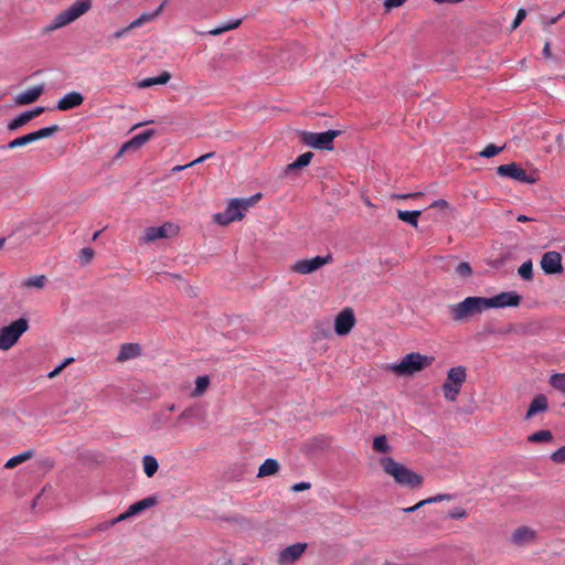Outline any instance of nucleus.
I'll return each mask as SVG.
<instances>
[{"mask_svg":"<svg viewBox=\"0 0 565 565\" xmlns=\"http://www.w3.org/2000/svg\"><path fill=\"white\" fill-rule=\"evenodd\" d=\"M93 7L92 0H76L68 8L55 14L43 29L44 33H51L65 28L86 14Z\"/></svg>","mask_w":565,"mask_h":565,"instance_id":"nucleus-1","label":"nucleus"},{"mask_svg":"<svg viewBox=\"0 0 565 565\" xmlns=\"http://www.w3.org/2000/svg\"><path fill=\"white\" fill-rule=\"evenodd\" d=\"M383 470L391 476L394 481L408 488H419L423 484V477L404 465L395 461L391 457H383L379 460Z\"/></svg>","mask_w":565,"mask_h":565,"instance_id":"nucleus-2","label":"nucleus"},{"mask_svg":"<svg viewBox=\"0 0 565 565\" xmlns=\"http://www.w3.org/2000/svg\"><path fill=\"white\" fill-rule=\"evenodd\" d=\"M435 361L431 355H424L417 352L406 354L399 363L387 364L385 370L397 376H412L427 367Z\"/></svg>","mask_w":565,"mask_h":565,"instance_id":"nucleus-3","label":"nucleus"},{"mask_svg":"<svg viewBox=\"0 0 565 565\" xmlns=\"http://www.w3.org/2000/svg\"><path fill=\"white\" fill-rule=\"evenodd\" d=\"M262 198L260 193H257L246 199H232L225 211L214 215V221L220 225H227L235 221H241L245 216V212L254 206Z\"/></svg>","mask_w":565,"mask_h":565,"instance_id":"nucleus-4","label":"nucleus"},{"mask_svg":"<svg viewBox=\"0 0 565 565\" xmlns=\"http://www.w3.org/2000/svg\"><path fill=\"white\" fill-rule=\"evenodd\" d=\"M489 310L487 297H467L449 307L455 321H466L469 318Z\"/></svg>","mask_w":565,"mask_h":565,"instance_id":"nucleus-5","label":"nucleus"},{"mask_svg":"<svg viewBox=\"0 0 565 565\" xmlns=\"http://www.w3.org/2000/svg\"><path fill=\"white\" fill-rule=\"evenodd\" d=\"M28 330L29 321L25 318H20L9 326L0 328V351H8L14 347Z\"/></svg>","mask_w":565,"mask_h":565,"instance_id":"nucleus-6","label":"nucleus"},{"mask_svg":"<svg viewBox=\"0 0 565 565\" xmlns=\"http://www.w3.org/2000/svg\"><path fill=\"white\" fill-rule=\"evenodd\" d=\"M339 130H328L323 132H300V140L305 145L320 150H331L333 140L340 135Z\"/></svg>","mask_w":565,"mask_h":565,"instance_id":"nucleus-7","label":"nucleus"},{"mask_svg":"<svg viewBox=\"0 0 565 565\" xmlns=\"http://www.w3.org/2000/svg\"><path fill=\"white\" fill-rule=\"evenodd\" d=\"M497 173L522 183L533 184L539 180L536 171L527 173L516 163L502 164L497 168Z\"/></svg>","mask_w":565,"mask_h":565,"instance_id":"nucleus-8","label":"nucleus"},{"mask_svg":"<svg viewBox=\"0 0 565 565\" xmlns=\"http://www.w3.org/2000/svg\"><path fill=\"white\" fill-rule=\"evenodd\" d=\"M333 260L331 254L326 256H316L307 259H299L290 266V270L300 275L312 274Z\"/></svg>","mask_w":565,"mask_h":565,"instance_id":"nucleus-9","label":"nucleus"},{"mask_svg":"<svg viewBox=\"0 0 565 565\" xmlns=\"http://www.w3.org/2000/svg\"><path fill=\"white\" fill-rule=\"evenodd\" d=\"M60 131V127L57 125H53L50 127L41 128L36 131H33L31 134L18 137L13 140H11L8 145V149H14L18 147H24L31 142L38 141L43 138H49L53 136L55 132Z\"/></svg>","mask_w":565,"mask_h":565,"instance_id":"nucleus-10","label":"nucleus"},{"mask_svg":"<svg viewBox=\"0 0 565 565\" xmlns=\"http://www.w3.org/2000/svg\"><path fill=\"white\" fill-rule=\"evenodd\" d=\"M178 233H179V226L173 223L167 222L163 225L158 226V227L151 226V227L146 228L141 241L143 243H152L160 238L173 237Z\"/></svg>","mask_w":565,"mask_h":565,"instance_id":"nucleus-11","label":"nucleus"},{"mask_svg":"<svg viewBox=\"0 0 565 565\" xmlns=\"http://www.w3.org/2000/svg\"><path fill=\"white\" fill-rule=\"evenodd\" d=\"M490 309L515 308L521 302V296L516 291H503L487 298Z\"/></svg>","mask_w":565,"mask_h":565,"instance_id":"nucleus-12","label":"nucleus"},{"mask_svg":"<svg viewBox=\"0 0 565 565\" xmlns=\"http://www.w3.org/2000/svg\"><path fill=\"white\" fill-rule=\"evenodd\" d=\"M355 324L353 310L345 308L340 311L334 319V331L338 335H347Z\"/></svg>","mask_w":565,"mask_h":565,"instance_id":"nucleus-13","label":"nucleus"},{"mask_svg":"<svg viewBox=\"0 0 565 565\" xmlns=\"http://www.w3.org/2000/svg\"><path fill=\"white\" fill-rule=\"evenodd\" d=\"M307 550L306 543H296L281 550L277 556L279 565H292L296 563Z\"/></svg>","mask_w":565,"mask_h":565,"instance_id":"nucleus-14","label":"nucleus"},{"mask_svg":"<svg viewBox=\"0 0 565 565\" xmlns=\"http://www.w3.org/2000/svg\"><path fill=\"white\" fill-rule=\"evenodd\" d=\"M541 268L546 275L563 273L562 255L558 252H546L541 258Z\"/></svg>","mask_w":565,"mask_h":565,"instance_id":"nucleus-15","label":"nucleus"},{"mask_svg":"<svg viewBox=\"0 0 565 565\" xmlns=\"http://www.w3.org/2000/svg\"><path fill=\"white\" fill-rule=\"evenodd\" d=\"M537 533L534 529L530 526H519L516 527L510 537V542L516 546H525L533 542H535Z\"/></svg>","mask_w":565,"mask_h":565,"instance_id":"nucleus-16","label":"nucleus"},{"mask_svg":"<svg viewBox=\"0 0 565 565\" xmlns=\"http://www.w3.org/2000/svg\"><path fill=\"white\" fill-rule=\"evenodd\" d=\"M156 131L152 129L146 130L141 134L136 135L134 138L125 142L119 151V154L125 152L134 151L142 147L146 142H148L153 136Z\"/></svg>","mask_w":565,"mask_h":565,"instance_id":"nucleus-17","label":"nucleus"},{"mask_svg":"<svg viewBox=\"0 0 565 565\" xmlns=\"http://www.w3.org/2000/svg\"><path fill=\"white\" fill-rule=\"evenodd\" d=\"M43 93H44L43 84L33 86V87L18 94L14 97V103L19 106L30 105V104L36 102Z\"/></svg>","mask_w":565,"mask_h":565,"instance_id":"nucleus-18","label":"nucleus"},{"mask_svg":"<svg viewBox=\"0 0 565 565\" xmlns=\"http://www.w3.org/2000/svg\"><path fill=\"white\" fill-rule=\"evenodd\" d=\"M84 103V96L78 92H71L63 96L57 102V109L66 111L76 107H79Z\"/></svg>","mask_w":565,"mask_h":565,"instance_id":"nucleus-19","label":"nucleus"},{"mask_svg":"<svg viewBox=\"0 0 565 565\" xmlns=\"http://www.w3.org/2000/svg\"><path fill=\"white\" fill-rule=\"evenodd\" d=\"M168 4V0H164L153 12L151 13H142L137 19L129 23L132 30L140 28L147 23L154 21L164 10Z\"/></svg>","mask_w":565,"mask_h":565,"instance_id":"nucleus-20","label":"nucleus"},{"mask_svg":"<svg viewBox=\"0 0 565 565\" xmlns=\"http://www.w3.org/2000/svg\"><path fill=\"white\" fill-rule=\"evenodd\" d=\"M548 408L547 398L545 395H536L530 404V407L525 414V419H531L540 413L546 412Z\"/></svg>","mask_w":565,"mask_h":565,"instance_id":"nucleus-21","label":"nucleus"},{"mask_svg":"<svg viewBox=\"0 0 565 565\" xmlns=\"http://www.w3.org/2000/svg\"><path fill=\"white\" fill-rule=\"evenodd\" d=\"M280 469L278 460L268 458L258 468L257 477L266 478L276 475Z\"/></svg>","mask_w":565,"mask_h":565,"instance_id":"nucleus-22","label":"nucleus"},{"mask_svg":"<svg viewBox=\"0 0 565 565\" xmlns=\"http://www.w3.org/2000/svg\"><path fill=\"white\" fill-rule=\"evenodd\" d=\"M140 354V348L135 343H126L120 347L117 361L125 362L130 359L137 358Z\"/></svg>","mask_w":565,"mask_h":565,"instance_id":"nucleus-23","label":"nucleus"},{"mask_svg":"<svg viewBox=\"0 0 565 565\" xmlns=\"http://www.w3.org/2000/svg\"><path fill=\"white\" fill-rule=\"evenodd\" d=\"M171 79V74L167 71L162 72L157 77H148L142 81H140L137 86L138 88H148L153 85H164Z\"/></svg>","mask_w":565,"mask_h":565,"instance_id":"nucleus-24","label":"nucleus"},{"mask_svg":"<svg viewBox=\"0 0 565 565\" xmlns=\"http://www.w3.org/2000/svg\"><path fill=\"white\" fill-rule=\"evenodd\" d=\"M467 377L466 369L463 366L451 367L447 373V381L445 383H452L454 385H461Z\"/></svg>","mask_w":565,"mask_h":565,"instance_id":"nucleus-25","label":"nucleus"},{"mask_svg":"<svg viewBox=\"0 0 565 565\" xmlns=\"http://www.w3.org/2000/svg\"><path fill=\"white\" fill-rule=\"evenodd\" d=\"M156 503H157L156 498L148 497V498H145V499L131 504L128 508V511L131 516H135V515L143 512L145 510L152 508L153 505H156Z\"/></svg>","mask_w":565,"mask_h":565,"instance_id":"nucleus-26","label":"nucleus"},{"mask_svg":"<svg viewBox=\"0 0 565 565\" xmlns=\"http://www.w3.org/2000/svg\"><path fill=\"white\" fill-rule=\"evenodd\" d=\"M312 157V152H305L300 154L294 162L286 166L285 173H290L298 169L307 167L310 163Z\"/></svg>","mask_w":565,"mask_h":565,"instance_id":"nucleus-27","label":"nucleus"},{"mask_svg":"<svg viewBox=\"0 0 565 565\" xmlns=\"http://www.w3.org/2000/svg\"><path fill=\"white\" fill-rule=\"evenodd\" d=\"M46 282H47V277L44 275H39V276H32V277L24 279L21 282V286L26 289H32V288L43 289L45 287Z\"/></svg>","mask_w":565,"mask_h":565,"instance_id":"nucleus-28","label":"nucleus"},{"mask_svg":"<svg viewBox=\"0 0 565 565\" xmlns=\"http://www.w3.org/2000/svg\"><path fill=\"white\" fill-rule=\"evenodd\" d=\"M142 468H143L145 475L148 478H151L158 471L159 463L153 456L146 455L142 457Z\"/></svg>","mask_w":565,"mask_h":565,"instance_id":"nucleus-29","label":"nucleus"},{"mask_svg":"<svg viewBox=\"0 0 565 565\" xmlns=\"http://www.w3.org/2000/svg\"><path fill=\"white\" fill-rule=\"evenodd\" d=\"M420 214L422 211H397V217L413 227H417Z\"/></svg>","mask_w":565,"mask_h":565,"instance_id":"nucleus-30","label":"nucleus"},{"mask_svg":"<svg viewBox=\"0 0 565 565\" xmlns=\"http://www.w3.org/2000/svg\"><path fill=\"white\" fill-rule=\"evenodd\" d=\"M210 386V377L207 375H202L196 377L195 387L191 393V397H200L202 396Z\"/></svg>","mask_w":565,"mask_h":565,"instance_id":"nucleus-31","label":"nucleus"},{"mask_svg":"<svg viewBox=\"0 0 565 565\" xmlns=\"http://www.w3.org/2000/svg\"><path fill=\"white\" fill-rule=\"evenodd\" d=\"M33 457V451L32 450H26L24 452H21L12 458H10L6 465H4V468L6 469H13L15 468L17 466L28 461L29 459H31Z\"/></svg>","mask_w":565,"mask_h":565,"instance_id":"nucleus-32","label":"nucleus"},{"mask_svg":"<svg viewBox=\"0 0 565 565\" xmlns=\"http://www.w3.org/2000/svg\"><path fill=\"white\" fill-rule=\"evenodd\" d=\"M553 439V434L546 429L535 431L527 437V441L532 444L552 443Z\"/></svg>","mask_w":565,"mask_h":565,"instance_id":"nucleus-33","label":"nucleus"},{"mask_svg":"<svg viewBox=\"0 0 565 565\" xmlns=\"http://www.w3.org/2000/svg\"><path fill=\"white\" fill-rule=\"evenodd\" d=\"M449 498L450 497L448 494H438L436 497H431V498L422 500L418 503H416L415 505L406 508L403 511L405 513H412V512L417 511L419 508H422V507H424L426 504L434 503V502H440V501H444V500H448Z\"/></svg>","mask_w":565,"mask_h":565,"instance_id":"nucleus-34","label":"nucleus"},{"mask_svg":"<svg viewBox=\"0 0 565 565\" xmlns=\"http://www.w3.org/2000/svg\"><path fill=\"white\" fill-rule=\"evenodd\" d=\"M373 450L380 454H388L392 450V447L388 444V440L385 435L377 436L373 439Z\"/></svg>","mask_w":565,"mask_h":565,"instance_id":"nucleus-35","label":"nucleus"},{"mask_svg":"<svg viewBox=\"0 0 565 565\" xmlns=\"http://www.w3.org/2000/svg\"><path fill=\"white\" fill-rule=\"evenodd\" d=\"M242 23V20L241 19H236L234 21H231L228 23H225V24H222L215 29H212L209 31V34L211 35H220L226 31H232V30H235L237 29Z\"/></svg>","mask_w":565,"mask_h":565,"instance_id":"nucleus-36","label":"nucleus"},{"mask_svg":"<svg viewBox=\"0 0 565 565\" xmlns=\"http://www.w3.org/2000/svg\"><path fill=\"white\" fill-rule=\"evenodd\" d=\"M460 388V386L454 385L452 383H444L443 391L445 398L447 401L454 402L457 398Z\"/></svg>","mask_w":565,"mask_h":565,"instance_id":"nucleus-37","label":"nucleus"},{"mask_svg":"<svg viewBox=\"0 0 565 565\" xmlns=\"http://www.w3.org/2000/svg\"><path fill=\"white\" fill-rule=\"evenodd\" d=\"M518 274L523 280L530 281L533 279V264L532 260L524 262L518 269Z\"/></svg>","mask_w":565,"mask_h":565,"instance_id":"nucleus-38","label":"nucleus"},{"mask_svg":"<svg viewBox=\"0 0 565 565\" xmlns=\"http://www.w3.org/2000/svg\"><path fill=\"white\" fill-rule=\"evenodd\" d=\"M30 120H31V118H30L28 111H24L8 124V129L17 130L18 128L28 124Z\"/></svg>","mask_w":565,"mask_h":565,"instance_id":"nucleus-39","label":"nucleus"},{"mask_svg":"<svg viewBox=\"0 0 565 565\" xmlns=\"http://www.w3.org/2000/svg\"><path fill=\"white\" fill-rule=\"evenodd\" d=\"M550 384L565 394V373H556L550 377Z\"/></svg>","mask_w":565,"mask_h":565,"instance_id":"nucleus-40","label":"nucleus"},{"mask_svg":"<svg viewBox=\"0 0 565 565\" xmlns=\"http://www.w3.org/2000/svg\"><path fill=\"white\" fill-rule=\"evenodd\" d=\"M213 156H214V152L205 153V154L199 157L198 159H195L194 161L190 162L189 164L173 167L172 168V172H179V171H182V170H184V169H186L189 167H193L195 164L204 162L206 159L212 158Z\"/></svg>","mask_w":565,"mask_h":565,"instance_id":"nucleus-41","label":"nucleus"},{"mask_svg":"<svg viewBox=\"0 0 565 565\" xmlns=\"http://www.w3.org/2000/svg\"><path fill=\"white\" fill-rule=\"evenodd\" d=\"M504 147H498L493 143L488 145L482 151H480L479 156L482 158H492L500 153Z\"/></svg>","mask_w":565,"mask_h":565,"instance_id":"nucleus-42","label":"nucleus"},{"mask_svg":"<svg viewBox=\"0 0 565 565\" xmlns=\"http://www.w3.org/2000/svg\"><path fill=\"white\" fill-rule=\"evenodd\" d=\"M95 256V252L90 247H84L79 252V259L82 265H88Z\"/></svg>","mask_w":565,"mask_h":565,"instance_id":"nucleus-43","label":"nucleus"},{"mask_svg":"<svg viewBox=\"0 0 565 565\" xmlns=\"http://www.w3.org/2000/svg\"><path fill=\"white\" fill-rule=\"evenodd\" d=\"M455 273L459 277H469L472 274V268L467 262H461L456 266Z\"/></svg>","mask_w":565,"mask_h":565,"instance_id":"nucleus-44","label":"nucleus"},{"mask_svg":"<svg viewBox=\"0 0 565 565\" xmlns=\"http://www.w3.org/2000/svg\"><path fill=\"white\" fill-rule=\"evenodd\" d=\"M74 362V359L73 358H67L65 359L60 365H57L54 370H52L49 374H47V377L49 379H54L56 377L58 374L62 373V371L67 366L70 365L71 363Z\"/></svg>","mask_w":565,"mask_h":565,"instance_id":"nucleus-45","label":"nucleus"},{"mask_svg":"<svg viewBox=\"0 0 565 565\" xmlns=\"http://www.w3.org/2000/svg\"><path fill=\"white\" fill-rule=\"evenodd\" d=\"M551 460L556 465H565V445L552 452Z\"/></svg>","mask_w":565,"mask_h":565,"instance_id":"nucleus-46","label":"nucleus"},{"mask_svg":"<svg viewBox=\"0 0 565 565\" xmlns=\"http://www.w3.org/2000/svg\"><path fill=\"white\" fill-rule=\"evenodd\" d=\"M448 516L450 519L462 520L467 518V512L462 508H455L449 512Z\"/></svg>","mask_w":565,"mask_h":565,"instance_id":"nucleus-47","label":"nucleus"},{"mask_svg":"<svg viewBox=\"0 0 565 565\" xmlns=\"http://www.w3.org/2000/svg\"><path fill=\"white\" fill-rule=\"evenodd\" d=\"M525 17H526V11L524 9H519L516 17L512 23L511 29L515 30L521 24V22L525 19Z\"/></svg>","mask_w":565,"mask_h":565,"instance_id":"nucleus-48","label":"nucleus"},{"mask_svg":"<svg viewBox=\"0 0 565 565\" xmlns=\"http://www.w3.org/2000/svg\"><path fill=\"white\" fill-rule=\"evenodd\" d=\"M405 2H406V0H385L384 7L387 11H390L394 8H398V7L403 6Z\"/></svg>","mask_w":565,"mask_h":565,"instance_id":"nucleus-49","label":"nucleus"},{"mask_svg":"<svg viewBox=\"0 0 565 565\" xmlns=\"http://www.w3.org/2000/svg\"><path fill=\"white\" fill-rule=\"evenodd\" d=\"M132 29L130 28V25L128 24L127 26L122 28V29H119L117 30L116 32L113 33L111 38L115 39V40H119L124 36H126Z\"/></svg>","mask_w":565,"mask_h":565,"instance_id":"nucleus-50","label":"nucleus"},{"mask_svg":"<svg viewBox=\"0 0 565 565\" xmlns=\"http://www.w3.org/2000/svg\"><path fill=\"white\" fill-rule=\"evenodd\" d=\"M310 487H311V484L309 482H299V483H295L291 487V490L294 492H300V491H305V490L310 489Z\"/></svg>","mask_w":565,"mask_h":565,"instance_id":"nucleus-51","label":"nucleus"},{"mask_svg":"<svg viewBox=\"0 0 565 565\" xmlns=\"http://www.w3.org/2000/svg\"><path fill=\"white\" fill-rule=\"evenodd\" d=\"M420 195H422L420 192H416V193H407V194H396L393 198L398 199V200H406V199L418 198Z\"/></svg>","mask_w":565,"mask_h":565,"instance_id":"nucleus-52","label":"nucleus"},{"mask_svg":"<svg viewBox=\"0 0 565 565\" xmlns=\"http://www.w3.org/2000/svg\"><path fill=\"white\" fill-rule=\"evenodd\" d=\"M44 110H45L44 107H36L32 110H29L28 114L32 120L33 118H35V117L40 116L42 113H44Z\"/></svg>","mask_w":565,"mask_h":565,"instance_id":"nucleus-53","label":"nucleus"},{"mask_svg":"<svg viewBox=\"0 0 565 565\" xmlns=\"http://www.w3.org/2000/svg\"><path fill=\"white\" fill-rule=\"evenodd\" d=\"M430 207L447 209L448 203L445 200H437L430 205Z\"/></svg>","mask_w":565,"mask_h":565,"instance_id":"nucleus-54","label":"nucleus"},{"mask_svg":"<svg viewBox=\"0 0 565 565\" xmlns=\"http://www.w3.org/2000/svg\"><path fill=\"white\" fill-rule=\"evenodd\" d=\"M131 518L129 511L127 510L126 512L119 514L114 521L113 523H118V522H121V521H125L127 519Z\"/></svg>","mask_w":565,"mask_h":565,"instance_id":"nucleus-55","label":"nucleus"},{"mask_svg":"<svg viewBox=\"0 0 565 565\" xmlns=\"http://www.w3.org/2000/svg\"><path fill=\"white\" fill-rule=\"evenodd\" d=\"M191 413H192V412H191V409H190V408L184 409V411L179 415V417H178V422H181V420H183V419H185V418H189V417L191 416Z\"/></svg>","mask_w":565,"mask_h":565,"instance_id":"nucleus-56","label":"nucleus"},{"mask_svg":"<svg viewBox=\"0 0 565 565\" xmlns=\"http://www.w3.org/2000/svg\"><path fill=\"white\" fill-rule=\"evenodd\" d=\"M543 55H544L545 57H547V58H548V57H551V55H552V54H551V44H550V42H546V43L544 44V47H543Z\"/></svg>","mask_w":565,"mask_h":565,"instance_id":"nucleus-57","label":"nucleus"},{"mask_svg":"<svg viewBox=\"0 0 565 565\" xmlns=\"http://www.w3.org/2000/svg\"><path fill=\"white\" fill-rule=\"evenodd\" d=\"M519 222H529L532 221V218L527 217L526 215H519L516 218Z\"/></svg>","mask_w":565,"mask_h":565,"instance_id":"nucleus-58","label":"nucleus"},{"mask_svg":"<svg viewBox=\"0 0 565 565\" xmlns=\"http://www.w3.org/2000/svg\"><path fill=\"white\" fill-rule=\"evenodd\" d=\"M559 18H561V15L555 17V18H553V19H551L550 24H554V23H556V22L558 21V19H559Z\"/></svg>","mask_w":565,"mask_h":565,"instance_id":"nucleus-59","label":"nucleus"},{"mask_svg":"<svg viewBox=\"0 0 565 565\" xmlns=\"http://www.w3.org/2000/svg\"><path fill=\"white\" fill-rule=\"evenodd\" d=\"M4 242H6V239L1 237V238H0V249L3 247Z\"/></svg>","mask_w":565,"mask_h":565,"instance_id":"nucleus-60","label":"nucleus"},{"mask_svg":"<svg viewBox=\"0 0 565 565\" xmlns=\"http://www.w3.org/2000/svg\"><path fill=\"white\" fill-rule=\"evenodd\" d=\"M146 124H147V122H139V124H137L134 128H135V129H136V128H139V127H141V126H143V125H146Z\"/></svg>","mask_w":565,"mask_h":565,"instance_id":"nucleus-61","label":"nucleus"},{"mask_svg":"<svg viewBox=\"0 0 565 565\" xmlns=\"http://www.w3.org/2000/svg\"><path fill=\"white\" fill-rule=\"evenodd\" d=\"M168 409H169L170 412H173V411L175 409V406L172 404V405H170V406L168 407Z\"/></svg>","mask_w":565,"mask_h":565,"instance_id":"nucleus-62","label":"nucleus"},{"mask_svg":"<svg viewBox=\"0 0 565 565\" xmlns=\"http://www.w3.org/2000/svg\"><path fill=\"white\" fill-rule=\"evenodd\" d=\"M98 235H99V232H96V233L94 234V236H93V239H96V238L98 237Z\"/></svg>","mask_w":565,"mask_h":565,"instance_id":"nucleus-63","label":"nucleus"}]
</instances>
